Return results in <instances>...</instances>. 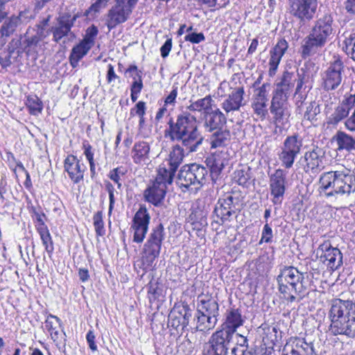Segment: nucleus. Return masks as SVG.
Returning <instances> with one entry per match:
<instances>
[{"label":"nucleus","mask_w":355,"mask_h":355,"mask_svg":"<svg viewBox=\"0 0 355 355\" xmlns=\"http://www.w3.org/2000/svg\"><path fill=\"white\" fill-rule=\"evenodd\" d=\"M349 113V112L340 104L336 107L334 112L329 117V123L331 124H337L343 119H345L348 116Z\"/></svg>","instance_id":"obj_42"},{"label":"nucleus","mask_w":355,"mask_h":355,"mask_svg":"<svg viewBox=\"0 0 355 355\" xmlns=\"http://www.w3.org/2000/svg\"><path fill=\"white\" fill-rule=\"evenodd\" d=\"M345 128L352 132H355V110L352 115L345 122Z\"/></svg>","instance_id":"obj_63"},{"label":"nucleus","mask_w":355,"mask_h":355,"mask_svg":"<svg viewBox=\"0 0 355 355\" xmlns=\"http://www.w3.org/2000/svg\"><path fill=\"white\" fill-rule=\"evenodd\" d=\"M190 104L187 106V110L193 112H201L205 115L210 112L212 110L214 101L210 95L196 101H189Z\"/></svg>","instance_id":"obj_32"},{"label":"nucleus","mask_w":355,"mask_h":355,"mask_svg":"<svg viewBox=\"0 0 355 355\" xmlns=\"http://www.w3.org/2000/svg\"><path fill=\"white\" fill-rule=\"evenodd\" d=\"M106 80L108 84H111L112 82L119 80V76L115 73L114 67L111 64L107 65Z\"/></svg>","instance_id":"obj_59"},{"label":"nucleus","mask_w":355,"mask_h":355,"mask_svg":"<svg viewBox=\"0 0 355 355\" xmlns=\"http://www.w3.org/2000/svg\"><path fill=\"white\" fill-rule=\"evenodd\" d=\"M225 123L226 117L218 108L211 110L204 116L203 125L209 132L222 129Z\"/></svg>","instance_id":"obj_26"},{"label":"nucleus","mask_w":355,"mask_h":355,"mask_svg":"<svg viewBox=\"0 0 355 355\" xmlns=\"http://www.w3.org/2000/svg\"><path fill=\"white\" fill-rule=\"evenodd\" d=\"M22 14L20 13L19 16H12L8 20L6 21L1 27V31L6 37H9L14 33L18 25L22 21Z\"/></svg>","instance_id":"obj_40"},{"label":"nucleus","mask_w":355,"mask_h":355,"mask_svg":"<svg viewBox=\"0 0 355 355\" xmlns=\"http://www.w3.org/2000/svg\"><path fill=\"white\" fill-rule=\"evenodd\" d=\"M49 34V32L46 31L44 28H38L35 35L26 36L24 42L26 44L24 49H26L28 52L33 51L36 53L42 51L45 44L44 39H45Z\"/></svg>","instance_id":"obj_25"},{"label":"nucleus","mask_w":355,"mask_h":355,"mask_svg":"<svg viewBox=\"0 0 355 355\" xmlns=\"http://www.w3.org/2000/svg\"><path fill=\"white\" fill-rule=\"evenodd\" d=\"M105 187L109 193V199H110L109 212L111 213L112 210L114 207V188L113 185L110 182H107L105 184Z\"/></svg>","instance_id":"obj_62"},{"label":"nucleus","mask_w":355,"mask_h":355,"mask_svg":"<svg viewBox=\"0 0 355 355\" xmlns=\"http://www.w3.org/2000/svg\"><path fill=\"white\" fill-rule=\"evenodd\" d=\"M146 105L144 101H139L134 107L130 109V114L131 116H142L146 114Z\"/></svg>","instance_id":"obj_50"},{"label":"nucleus","mask_w":355,"mask_h":355,"mask_svg":"<svg viewBox=\"0 0 355 355\" xmlns=\"http://www.w3.org/2000/svg\"><path fill=\"white\" fill-rule=\"evenodd\" d=\"M150 144L144 141H139L135 144L132 150V158L137 164H146L150 160Z\"/></svg>","instance_id":"obj_30"},{"label":"nucleus","mask_w":355,"mask_h":355,"mask_svg":"<svg viewBox=\"0 0 355 355\" xmlns=\"http://www.w3.org/2000/svg\"><path fill=\"white\" fill-rule=\"evenodd\" d=\"M245 91L243 87L235 88L222 103L221 107L226 113L238 111L243 106Z\"/></svg>","instance_id":"obj_24"},{"label":"nucleus","mask_w":355,"mask_h":355,"mask_svg":"<svg viewBox=\"0 0 355 355\" xmlns=\"http://www.w3.org/2000/svg\"><path fill=\"white\" fill-rule=\"evenodd\" d=\"M138 0H114L105 17V24L110 31L128 20Z\"/></svg>","instance_id":"obj_11"},{"label":"nucleus","mask_w":355,"mask_h":355,"mask_svg":"<svg viewBox=\"0 0 355 355\" xmlns=\"http://www.w3.org/2000/svg\"><path fill=\"white\" fill-rule=\"evenodd\" d=\"M164 166L157 168V173L154 181H153L144 192V197L146 202L154 206H159L166 196L167 187L171 184L173 178L166 175Z\"/></svg>","instance_id":"obj_8"},{"label":"nucleus","mask_w":355,"mask_h":355,"mask_svg":"<svg viewBox=\"0 0 355 355\" xmlns=\"http://www.w3.org/2000/svg\"><path fill=\"white\" fill-rule=\"evenodd\" d=\"M234 179L239 185L247 186L250 179L248 170L243 168L236 170L234 173Z\"/></svg>","instance_id":"obj_46"},{"label":"nucleus","mask_w":355,"mask_h":355,"mask_svg":"<svg viewBox=\"0 0 355 355\" xmlns=\"http://www.w3.org/2000/svg\"><path fill=\"white\" fill-rule=\"evenodd\" d=\"M303 273L293 266H284L277 277L279 291L285 300L292 302L302 292Z\"/></svg>","instance_id":"obj_6"},{"label":"nucleus","mask_w":355,"mask_h":355,"mask_svg":"<svg viewBox=\"0 0 355 355\" xmlns=\"http://www.w3.org/2000/svg\"><path fill=\"white\" fill-rule=\"evenodd\" d=\"M231 138L230 132L227 129H219L214 132L209 137L208 141L211 148L225 146Z\"/></svg>","instance_id":"obj_34"},{"label":"nucleus","mask_w":355,"mask_h":355,"mask_svg":"<svg viewBox=\"0 0 355 355\" xmlns=\"http://www.w3.org/2000/svg\"><path fill=\"white\" fill-rule=\"evenodd\" d=\"M76 19V16H73L72 18L64 16L60 17L56 25L51 29L53 40L58 42L62 37L67 35Z\"/></svg>","instance_id":"obj_27"},{"label":"nucleus","mask_w":355,"mask_h":355,"mask_svg":"<svg viewBox=\"0 0 355 355\" xmlns=\"http://www.w3.org/2000/svg\"><path fill=\"white\" fill-rule=\"evenodd\" d=\"M110 1V0H96V1L93 3L88 10V13H96L98 12L102 8H105L107 6V3Z\"/></svg>","instance_id":"obj_55"},{"label":"nucleus","mask_w":355,"mask_h":355,"mask_svg":"<svg viewBox=\"0 0 355 355\" xmlns=\"http://www.w3.org/2000/svg\"><path fill=\"white\" fill-rule=\"evenodd\" d=\"M319 184L320 193L327 198L347 199L355 194V175L344 166L322 173Z\"/></svg>","instance_id":"obj_3"},{"label":"nucleus","mask_w":355,"mask_h":355,"mask_svg":"<svg viewBox=\"0 0 355 355\" xmlns=\"http://www.w3.org/2000/svg\"><path fill=\"white\" fill-rule=\"evenodd\" d=\"M282 355H317L311 343H306L302 338H295L288 342Z\"/></svg>","instance_id":"obj_21"},{"label":"nucleus","mask_w":355,"mask_h":355,"mask_svg":"<svg viewBox=\"0 0 355 355\" xmlns=\"http://www.w3.org/2000/svg\"><path fill=\"white\" fill-rule=\"evenodd\" d=\"M37 220L40 223L37 227V230L40 236L42 244L46 251L51 254L54 250L53 243L51 236L46 225L44 223L41 218H38Z\"/></svg>","instance_id":"obj_36"},{"label":"nucleus","mask_w":355,"mask_h":355,"mask_svg":"<svg viewBox=\"0 0 355 355\" xmlns=\"http://www.w3.org/2000/svg\"><path fill=\"white\" fill-rule=\"evenodd\" d=\"M184 40L192 44H199L205 40V37L202 33H189L185 35Z\"/></svg>","instance_id":"obj_51"},{"label":"nucleus","mask_w":355,"mask_h":355,"mask_svg":"<svg viewBox=\"0 0 355 355\" xmlns=\"http://www.w3.org/2000/svg\"><path fill=\"white\" fill-rule=\"evenodd\" d=\"M334 139L337 144V150L347 152L355 150V139L346 132L338 131Z\"/></svg>","instance_id":"obj_35"},{"label":"nucleus","mask_w":355,"mask_h":355,"mask_svg":"<svg viewBox=\"0 0 355 355\" xmlns=\"http://www.w3.org/2000/svg\"><path fill=\"white\" fill-rule=\"evenodd\" d=\"M214 212L223 222L229 220L230 216L234 213L233 197L227 196L225 198H219Z\"/></svg>","instance_id":"obj_29"},{"label":"nucleus","mask_w":355,"mask_h":355,"mask_svg":"<svg viewBox=\"0 0 355 355\" xmlns=\"http://www.w3.org/2000/svg\"><path fill=\"white\" fill-rule=\"evenodd\" d=\"M172 49V39L168 38L160 48L161 55L162 58H166Z\"/></svg>","instance_id":"obj_60"},{"label":"nucleus","mask_w":355,"mask_h":355,"mask_svg":"<svg viewBox=\"0 0 355 355\" xmlns=\"http://www.w3.org/2000/svg\"><path fill=\"white\" fill-rule=\"evenodd\" d=\"M270 87V83H263L261 86L254 89L252 98L251 107L254 114L261 121L266 118L268 113L267 107Z\"/></svg>","instance_id":"obj_15"},{"label":"nucleus","mask_w":355,"mask_h":355,"mask_svg":"<svg viewBox=\"0 0 355 355\" xmlns=\"http://www.w3.org/2000/svg\"><path fill=\"white\" fill-rule=\"evenodd\" d=\"M96 336L93 330H89L86 336L87 342L89 347L94 352L97 350V345L95 343Z\"/></svg>","instance_id":"obj_61"},{"label":"nucleus","mask_w":355,"mask_h":355,"mask_svg":"<svg viewBox=\"0 0 355 355\" xmlns=\"http://www.w3.org/2000/svg\"><path fill=\"white\" fill-rule=\"evenodd\" d=\"M329 332L333 336L355 335V303L349 300L336 299L329 311Z\"/></svg>","instance_id":"obj_4"},{"label":"nucleus","mask_w":355,"mask_h":355,"mask_svg":"<svg viewBox=\"0 0 355 355\" xmlns=\"http://www.w3.org/2000/svg\"><path fill=\"white\" fill-rule=\"evenodd\" d=\"M125 73H128L130 76L132 78L133 81L141 79L142 72L141 71L139 70L137 67L135 65H130L127 69Z\"/></svg>","instance_id":"obj_57"},{"label":"nucleus","mask_w":355,"mask_h":355,"mask_svg":"<svg viewBox=\"0 0 355 355\" xmlns=\"http://www.w3.org/2000/svg\"><path fill=\"white\" fill-rule=\"evenodd\" d=\"M19 56V51L10 50L7 53L0 56V64L2 67L6 68L12 64Z\"/></svg>","instance_id":"obj_43"},{"label":"nucleus","mask_w":355,"mask_h":355,"mask_svg":"<svg viewBox=\"0 0 355 355\" xmlns=\"http://www.w3.org/2000/svg\"><path fill=\"white\" fill-rule=\"evenodd\" d=\"M94 225L97 235L103 236L105 233L102 211H98L93 216Z\"/></svg>","instance_id":"obj_47"},{"label":"nucleus","mask_w":355,"mask_h":355,"mask_svg":"<svg viewBox=\"0 0 355 355\" xmlns=\"http://www.w3.org/2000/svg\"><path fill=\"white\" fill-rule=\"evenodd\" d=\"M194 320L197 331L207 332L213 329L218 322V318L202 313H196Z\"/></svg>","instance_id":"obj_33"},{"label":"nucleus","mask_w":355,"mask_h":355,"mask_svg":"<svg viewBox=\"0 0 355 355\" xmlns=\"http://www.w3.org/2000/svg\"><path fill=\"white\" fill-rule=\"evenodd\" d=\"M148 294L150 302L158 300L160 297H163L162 289L157 284H150L148 288Z\"/></svg>","instance_id":"obj_49"},{"label":"nucleus","mask_w":355,"mask_h":355,"mask_svg":"<svg viewBox=\"0 0 355 355\" xmlns=\"http://www.w3.org/2000/svg\"><path fill=\"white\" fill-rule=\"evenodd\" d=\"M346 53L355 61V33H350L344 41Z\"/></svg>","instance_id":"obj_44"},{"label":"nucleus","mask_w":355,"mask_h":355,"mask_svg":"<svg viewBox=\"0 0 355 355\" xmlns=\"http://www.w3.org/2000/svg\"><path fill=\"white\" fill-rule=\"evenodd\" d=\"M21 42L18 39L12 40L8 46V51L13 50L15 51H19V55L22 53L23 49L20 46Z\"/></svg>","instance_id":"obj_64"},{"label":"nucleus","mask_w":355,"mask_h":355,"mask_svg":"<svg viewBox=\"0 0 355 355\" xmlns=\"http://www.w3.org/2000/svg\"><path fill=\"white\" fill-rule=\"evenodd\" d=\"M180 309L182 311V329L187 327L189 324L190 319L192 316L191 310L187 304H180Z\"/></svg>","instance_id":"obj_48"},{"label":"nucleus","mask_w":355,"mask_h":355,"mask_svg":"<svg viewBox=\"0 0 355 355\" xmlns=\"http://www.w3.org/2000/svg\"><path fill=\"white\" fill-rule=\"evenodd\" d=\"M344 76V64L339 58L331 62L322 73V87L327 91L335 90L341 84Z\"/></svg>","instance_id":"obj_13"},{"label":"nucleus","mask_w":355,"mask_h":355,"mask_svg":"<svg viewBox=\"0 0 355 355\" xmlns=\"http://www.w3.org/2000/svg\"><path fill=\"white\" fill-rule=\"evenodd\" d=\"M61 326L60 319L52 314H49L45 320V328L49 332L51 339L56 342L59 340L60 334L58 329Z\"/></svg>","instance_id":"obj_37"},{"label":"nucleus","mask_w":355,"mask_h":355,"mask_svg":"<svg viewBox=\"0 0 355 355\" xmlns=\"http://www.w3.org/2000/svg\"><path fill=\"white\" fill-rule=\"evenodd\" d=\"M332 21L329 15H324L316 21L310 34L304 40L302 46L303 56L309 55L325 45L333 33Z\"/></svg>","instance_id":"obj_5"},{"label":"nucleus","mask_w":355,"mask_h":355,"mask_svg":"<svg viewBox=\"0 0 355 355\" xmlns=\"http://www.w3.org/2000/svg\"><path fill=\"white\" fill-rule=\"evenodd\" d=\"M269 110L276 129L281 131L288 126L291 115V106L288 97L282 96V94L278 95L272 94Z\"/></svg>","instance_id":"obj_10"},{"label":"nucleus","mask_w":355,"mask_h":355,"mask_svg":"<svg viewBox=\"0 0 355 355\" xmlns=\"http://www.w3.org/2000/svg\"><path fill=\"white\" fill-rule=\"evenodd\" d=\"M319 249L322 252L320 259L329 269L336 270L342 266L343 254L338 248L332 247L329 243H324Z\"/></svg>","instance_id":"obj_18"},{"label":"nucleus","mask_w":355,"mask_h":355,"mask_svg":"<svg viewBox=\"0 0 355 355\" xmlns=\"http://www.w3.org/2000/svg\"><path fill=\"white\" fill-rule=\"evenodd\" d=\"M90 49H91L89 46L81 42L76 46H73L69 57L71 64L73 67H76L80 60L87 55Z\"/></svg>","instance_id":"obj_38"},{"label":"nucleus","mask_w":355,"mask_h":355,"mask_svg":"<svg viewBox=\"0 0 355 355\" xmlns=\"http://www.w3.org/2000/svg\"><path fill=\"white\" fill-rule=\"evenodd\" d=\"M302 146L303 139L298 135L288 136L283 142L279 155L282 165L286 168H291Z\"/></svg>","instance_id":"obj_12"},{"label":"nucleus","mask_w":355,"mask_h":355,"mask_svg":"<svg viewBox=\"0 0 355 355\" xmlns=\"http://www.w3.org/2000/svg\"><path fill=\"white\" fill-rule=\"evenodd\" d=\"M296 78L293 73L284 71L281 80L277 83L276 88L273 90L272 94H282V96L289 97V94L293 87Z\"/></svg>","instance_id":"obj_31"},{"label":"nucleus","mask_w":355,"mask_h":355,"mask_svg":"<svg viewBox=\"0 0 355 355\" xmlns=\"http://www.w3.org/2000/svg\"><path fill=\"white\" fill-rule=\"evenodd\" d=\"M197 312L202 313L214 318L219 315V305L217 300L209 293H202L198 297Z\"/></svg>","instance_id":"obj_23"},{"label":"nucleus","mask_w":355,"mask_h":355,"mask_svg":"<svg viewBox=\"0 0 355 355\" xmlns=\"http://www.w3.org/2000/svg\"><path fill=\"white\" fill-rule=\"evenodd\" d=\"M64 171H66L74 184H78L83 180L84 173L87 168L76 156L68 155L64 162Z\"/></svg>","instance_id":"obj_20"},{"label":"nucleus","mask_w":355,"mask_h":355,"mask_svg":"<svg viewBox=\"0 0 355 355\" xmlns=\"http://www.w3.org/2000/svg\"><path fill=\"white\" fill-rule=\"evenodd\" d=\"M168 125L167 132L171 139L181 142L184 148L180 145H175L170 153L168 160L161 164L158 168L164 166L166 175L173 178L176 170L183 160L184 150L187 153L196 151L202 144L203 137L198 129L196 117L189 112L178 114L175 122L171 119Z\"/></svg>","instance_id":"obj_1"},{"label":"nucleus","mask_w":355,"mask_h":355,"mask_svg":"<svg viewBox=\"0 0 355 355\" xmlns=\"http://www.w3.org/2000/svg\"><path fill=\"white\" fill-rule=\"evenodd\" d=\"M164 236V228L162 224L159 223L152 229L142 249L140 268L144 270L153 268L155 260L160 254Z\"/></svg>","instance_id":"obj_7"},{"label":"nucleus","mask_w":355,"mask_h":355,"mask_svg":"<svg viewBox=\"0 0 355 355\" xmlns=\"http://www.w3.org/2000/svg\"><path fill=\"white\" fill-rule=\"evenodd\" d=\"M26 105L32 115L40 114L43 110V103L36 95H29L26 98Z\"/></svg>","instance_id":"obj_39"},{"label":"nucleus","mask_w":355,"mask_h":355,"mask_svg":"<svg viewBox=\"0 0 355 355\" xmlns=\"http://www.w3.org/2000/svg\"><path fill=\"white\" fill-rule=\"evenodd\" d=\"M123 174V172L119 168H114L110 173V178L117 184L119 189H121V178Z\"/></svg>","instance_id":"obj_53"},{"label":"nucleus","mask_w":355,"mask_h":355,"mask_svg":"<svg viewBox=\"0 0 355 355\" xmlns=\"http://www.w3.org/2000/svg\"><path fill=\"white\" fill-rule=\"evenodd\" d=\"M207 170L205 167L197 164L185 165L178 173V183L180 187L200 189L206 182Z\"/></svg>","instance_id":"obj_9"},{"label":"nucleus","mask_w":355,"mask_h":355,"mask_svg":"<svg viewBox=\"0 0 355 355\" xmlns=\"http://www.w3.org/2000/svg\"><path fill=\"white\" fill-rule=\"evenodd\" d=\"M227 162V154L223 151L213 153L207 159V165L210 168L212 179L217 178Z\"/></svg>","instance_id":"obj_28"},{"label":"nucleus","mask_w":355,"mask_h":355,"mask_svg":"<svg viewBox=\"0 0 355 355\" xmlns=\"http://www.w3.org/2000/svg\"><path fill=\"white\" fill-rule=\"evenodd\" d=\"M303 168L305 173L317 174L324 168V153L320 149H313L305 153Z\"/></svg>","instance_id":"obj_19"},{"label":"nucleus","mask_w":355,"mask_h":355,"mask_svg":"<svg viewBox=\"0 0 355 355\" xmlns=\"http://www.w3.org/2000/svg\"><path fill=\"white\" fill-rule=\"evenodd\" d=\"M182 311L180 309V304H175L168 315L169 323L175 329L182 327Z\"/></svg>","instance_id":"obj_41"},{"label":"nucleus","mask_w":355,"mask_h":355,"mask_svg":"<svg viewBox=\"0 0 355 355\" xmlns=\"http://www.w3.org/2000/svg\"><path fill=\"white\" fill-rule=\"evenodd\" d=\"M320 112L319 105L316 102L313 101L306 107L304 117L309 121H313Z\"/></svg>","instance_id":"obj_45"},{"label":"nucleus","mask_w":355,"mask_h":355,"mask_svg":"<svg viewBox=\"0 0 355 355\" xmlns=\"http://www.w3.org/2000/svg\"><path fill=\"white\" fill-rule=\"evenodd\" d=\"M272 228L270 227V225L266 223L265 225L263 226L262 233H261V238L259 241V244H261L262 243H270L272 241Z\"/></svg>","instance_id":"obj_52"},{"label":"nucleus","mask_w":355,"mask_h":355,"mask_svg":"<svg viewBox=\"0 0 355 355\" xmlns=\"http://www.w3.org/2000/svg\"><path fill=\"white\" fill-rule=\"evenodd\" d=\"M178 96V87H173L172 91L166 96L164 100V106L172 105L174 106L176 103V98Z\"/></svg>","instance_id":"obj_56"},{"label":"nucleus","mask_w":355,"mask_h":355,"mask_svg":"<svg viewBox=\"0 0 355 355\" xmlns=\"http://www.w3.org/2000/svg\"><path fill=\"white\" fill-rule=\"evenodd\" d=\"M288 48V42L284 39H281L277 42L275 46L270 49L268 61V75L270 77L275 75L280 61Z\"/></svg>","instance_id":"obj_22"},{"label":"nucleus","mask_w":355,"mask_h":355,"mask_svg":"<svg viewBox=\"0 0 355 355\" xmlns=\"http://www.w3.org/2000/svg\"><path fill=\"white\" fill-rule=\"evenodd\" d=\"M245 318L241 309H227L220 329L212 334L204 347L203 355H226L234 334L243 326Z\"/></svg>","instance_id":"obj_2"},{"label":"nucleus","mask_w":355,"mask_h":355,"mask_svg":"<svg viewBox=\"0 0 355 355\" xmlns=\"http://www.w3.org/2000/svg\"><path fill=\"white\" fill-rule=\"evenodd\" d=\"M83 149L84 155L86 157V159L88 162H91L94 160V152L92 150V146L89 144L87 141H84L83 142Z\"/></svg>","instance_id":"obj_58"},{"label":"nucleus","mask_w":355,"mask_h":355,"mask_svg":"<svg viewBox=\"0 0 355 355\" xmlns=\"http://www.w3.org/2000/svg\"><path fill=\"white\" fill-rule=\"evenodd\" d=\"M290 12L300 19L306 21L311 19L316 11V0H289Z\"/></svg>","instance_id":"obj_17"},{"label":"nucleus","mask_w":355,"mask_h":355,"mask_svg":"<svg viewBox=\"0 0 355 355\" xmlns=\"http://www.w3.org/2000/svg\"><path fill=\"white\" fill-rule=\"evenodd\" d=\"M286 173L282 169H277L270 177L271 200L274 205H281L286 191Z\"/></svg>","instance_id":"obj_16"},{"label":"nucleus","mask_w":355,"mask_h":355,"mask_svg":"<svg viewBox=\"0 0 355 355\" xmlns=\"http://www.w3.org/2000/svg\"><path fill=\"white\" fill-rule=\"evenodd\" d=\"M150 216L144 206H141L135 214L130 231L132 233V241L137 243H141L148 232Z\"/></svg>","instance_id":"obj_14"},{"label":"nucleus","mask_w":355,"mask_h":355,"mask_svg":"<svg viewBox=\"0 0 355 355\" xmlns=\"http://www.w3.org/2000/svg\"><path fill=\"white\" fill-rule=\"evenodd\" d=\"M340 104L349 112L355 106V94L345 95Z\"/></svg>","instance_id":"obj_54"}]
</instances>
